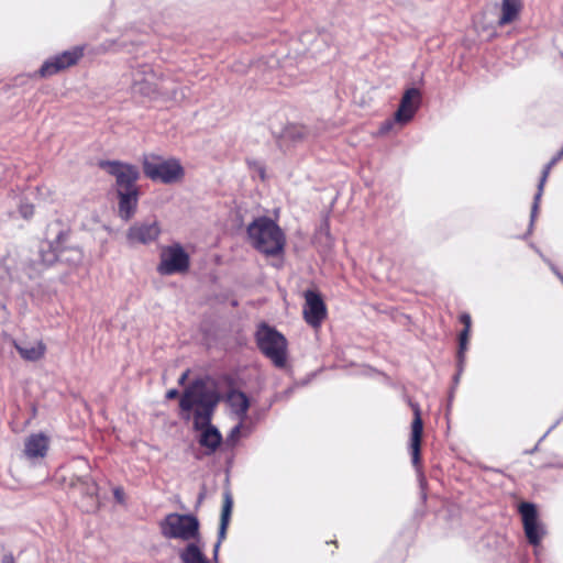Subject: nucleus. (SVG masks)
<instances>
[{
  "mask_svg": "<svg viewBox=\"0 0 563 563\" xmlns=\"http://www.w3.org/2000/svg\"><path fill=\"white\" fill-rule=\"evenodd\" d=\"M303 297V319L310 327L318 329L327 317L325 303L320 294L314 290H306Z\"/></svg>",
  "mask_w": 563,
  "mask_h": 563,
  "instance_id": "11",
  "label": "nucleus"
},
{
  "mask_svg": "<svg viewBox=\"0 0 563 563\" xmlns=\"http://www.w3.org/2000/svg\"><path fill=\"white\" fill-rule=\"evenodd\" d=\"M41 261L45 266L53 265L58 261H63V252H58L53 247L52 243H43L40 250Z\"/></svg>",
  "mask_w": 563,
  "mask_h": 563,
  "instance_id": "24",
  "label": "nucleus"
},
{
  "mask_svg": "<svg viewBox=\"0 0 563 563\" xmlns=\"http://www.w3.org/2000/svg\"><path fill=\"white\" fill-rule=\"evenodd\" d=\"M1 563H15V562H14V558L12 554H5L2 558Z\"/></svg>",
  "mask_w": 563,
  "mask_h": 563,
  "instance_id": "33",
  "label": "nucleus"
},
{
  "mask_svg": "<svg viewBox=\"0 0 563 563\" xmlns=\"http://www.w3.org/2000/svg\"><path fill=\"white\" fill-rule=\"evenodd\" d=\"M80 483L82 484L85 493L88 496L93 497L97 495L98 486L90 476H84L82 478H80Z\"/></svg>",
  "mask_w": 563,
  "mask_h": 563,
  "instance_id": "26",
  "label": "nucleus"
},
{
  "mask_svg": "<svg viewBox=\"0 0 563 563\" xmlns=\"http://www.w3.org/2000/svg\"><path fill=\"white\" fill-rule=\"evenodd\" d=\"M413 409V420L411 423V437H410V452L412 457V464L417 465L420 461V445L423 431V423L421 419L420 407L415 404L411 405Z\"/></svg>",
  "mask_w": 563,
  "mask_h": 563,
  "instance_id": "15",
  "label": "nucleus"
},
{
  "mask_svg": "<svg viewBox=\"0 0 563 563\" xmlns=\"http://www.w3.org/2000/svg\"><path fill=\"white\" fill-rule=\"evenodd\" d=\"M198 542L199 541L189 542L179 552L181 563H209L208 558L203 553L202 547H200Z\"/></svg>",
  "mask_w": 563,
  "mask_h": 563,
  "instance_id": "20",
  "label": "nucleus"
},
{
  "mask_svg": "<svg viewBox=\"0 0 563 563\" xmlns=\"http://www.w3.org/2000/svg\"><path fill=\"white\" fill-rule=\"evenodd\" d=\"M521 0H503L501 1V15L498 20L500 26L514 22L521 11Z\"/></svg>",
  "mask_w": 563,
  "mask_h": 563,
  "instance_id": "22",
  "label": "nucleus"
},
{
  "mask_svg": "<svg viewBox=\"0 0 563 563\" xmlns=\"http://www.w3.org/2000/svg\"><path fill=\"white\" fill-rule=\"evenodd\" d=\"M161 227L156 220L135 222L126 231V241L130 245L150 244L158 239Z\"/></svg>",
  "mask_w": 563,
  "mask_h": 563,
  "instance_id": "12",
  "label": "nucleus"
},
{
  "mask_svg": "<svg viewBox=\"0 0 563 563\" xmlns=\"http://www.w3.org/2000/svg\"><path fill=\"white\" fill-rule=\"evenodd\" d=\"M82 55L84 49L79 46L74 47L73 49L64 51L63 53L46 59L38 69V74L41 77L53 76L75 65L82 57Z\"/></svg>",
  "mask_w": 563,
  "mask_h": 563,
  "instance_id": "10",
  "label": "nucleus"
},
{
  "mask_svg": "<svg viewBox=\"0 0 563 563\" xmlns=\"http://www.w3.org/2000/svg\"><path fill=\"white\" fill-rule=\"evenodd\" d=\"M143 172L152 181H159L162 184H174L185 176V170L179 159L174 157L165 159L156 154L144 155Z\"/></svg>",
  "mask_w": 563,
  "mask_h": 563,
  "instance_id": "5",
  "label": "nucleus"
},
{
  "mask_svg": "<svg viewBox=\"0 0 563 563\" xmlns=\"http://www.w3.org/2000/svg\"><path fill=\"white\" fill-rule=\"evenodd\" d=\"M556 424H558V422H556L555 424L551 426V428L548 430V432L545 433V435H547V434H548L552 429H554V427H555Z\"/></svg>",
  "mask_w": 563,
  "mask_h": 563,
  "instance_id": "37",
  "label": "nucleus"
},
{
  "mask_svg": "<svg viewBox=\"0 0 563 563\" xmlns=\"http://www.w3.org/2000/svg\"><path fill=\"white\" fill-rule=\"evenodd\" d=\"M460 321L464 324V329L459 335V351L457 358L460 364L465 361V352L467 350L468 334L471 330V317L467 313H463L460 317Z\"/></svg>",
  "mask_w": 563,
  "mask_h": 563,
  "instance_id": "23",
  "label": "nucleus"
},
{
  "mask_svg": "<svg viewBox=\"0 0 563 563\" xmlns=\"http://www.w3.org/2000/svg\"><path fill=\"white\" fill-rule=\"evenodd\" d=\"M188 374H189V371H186V372H184V373L180 375V377L178 378V384H179V385H184V384H185V382H186V380H187V378H188Z\"/></svg>",
  "mask_w": 563,
  "mask_h": 563,
  "instance_id": "34",
  "label": "nucleus"
},
{
  "mask_svg": "<svg viewBox=\"0 0 563 563\" xmlns=\"http://www.w3.org/2000/svg\"><path fill=\"white\" fill-rule=\"evenodd\" d=\"M549 265L552 269V272L560 278V280L563 283V275L562 273L552 264L549 262Z\"/></svg>",
  "mask_w": 563,
  "mask_h": 563,
  "instance_id": "32",
  "label": "nucleus"
},
{
  "mask_svg": "<svg viewBox=\"0 0 563 563\" xmlns=\"http://www.w3.org/2000/svg\"><path fill=\"white\" fill-rule=\"evenodd\" d=\"M190 257L181 244L174 243L164 246L161 253V261L157 265L158 274L169 276L178 273H185L189 269Z\"/></svg>",
  "mask_w": 563,
  "mask_h": 563,
  "instance_id": "7",
  "label": "nucleus"
},
{
  "mask_svg": "<svg viewBox=\"0 0 563 563\" xmlns=\"http://www.w3.org/2000/svg\"><path fill=\"white\" fill-rule=\"evenodd\" d=\"M463 364H464V362H463L462 364H460V362L457 361L459 373H457V374L455 375V377H454L455 383H457V382H459L460 374H461V372L463 371Z\"/></svg>",
  "mask_w": 563,
  "mask_h": 563,
  "instance_id": "36",
  "label": "nucleus"
},
{
  "mask_svg": "<svg viewBox=\"0 0 563 563\" xmlns=\"http://www.w3.org/2000/svg\"><path fill=\"white\" fill-rule=\"evenodd\" d=\"M395 123H397V121H395V117L393 119L385 120L378 129V134L386 135L393 130Z\"/></svg>",
  "mask_w": 563,
  "mask_h": 563,
  "instance_id": "28",
  "label": "nucleus"
},
{
  "mask_svg": "<svg viewBox=\"0 0 563 563\" xmlns=\"http://www.w3.org/2000/svg\"><path fill=\"white\" fill-rule=\"evenodd\" d=\"M113 496L118 503L122 504L124 501V492L121 487L113 489Z\"/></svg>",
  "mask_w": 563,
  "mask_h": 563,
  "instance_id": "30",
  "label": "nucleus"
},
{
  "mask_svg": "<svg viewBox=\"0 0 563 563\" xmlns=\"http://www.w3.org/2000/svg\"><path fill=\"white\" fill-rule=\"evenodd\" d=\"M306 134V129L300 125H289L285 129V136L294 142L302 140Z\"/></svg>",
  "mask_w": 563,
  "mask_h": 563,
  "instance_id": "25",
  "label": "nucleus"
},
{
  "mask_svg": "<svg viewBox=\"0 0 563 563\" xmlns=\"http://www.w3.org/2000/svg\"><path fill=\"white\" fill-rule=\"evenodd\" d=\"M19 212L22 218L27 220L34 214V206L27 201H21L19 205Z\"/></svg>",
  "mask_w": 563,
  "mask_h": 563,
  "instance_id": "27",
  "label": "nucleus"
},
{
  "mask_svg": "<svg viewBox=\"0 0 563 563\" xmlns=\"http://www.w3.org/2000/svg\"><path fill=\"white\" fill-rule=\"evenodd\" d=\"M218 402V394L200 380L187 387L179 400L183 419L189 420L192 411L194 429L200 431L198 443L206 450V455L213 454L222 442L221 432L211 423Z\"/></svg>",
  "mask_w": 563,
  "mask_h": 563,
  "instance_id": "1",
  "label": "nucleus"
},
{
  "mask_svg": "<svg viewBox=\"0 0 563 563\" xmlns=\"http://www.w3.org/2000/svg\"><path fill=\"white\" fill-rule=\"evenodd\" d=\"M562 467H563V465H562Z\"/></svg>",
  "mask_w": 563,
  "mask_h": 563,
  "instance_id": "38",
  "label": "nucleus"
},
{
  "mask_svg": "<svg viewBox=\"0 0 563 563\" xmlns=\"http://www.w3.org/2000/svg\"><path fill=\"white\" fill-rule=\"evenodd\" d=\"M179 395L178 390L173 388V389H169L167 393H166V398L167 399H174L176 398L177 396Z\"/></svg>",
  "mask_w": 563,
  "mask_h": 563,
  "instance_id": "31",
  "label": "nucleus"
},
{
  "mask_svg": "<svg viewBox=\"0 0 563 563\" xmlns=\"http://www.w3.org/2000/svg\"><path fill=\"white\" fill-rule=\"evenodd\" d=\"M158 527L166 539L200 541L199 520L194 515L170 512L159 521Z\"/></svg>",
  "mask_w": 563,
  "mask_h": 563,
  "instance_id": "4",
  "label": "nucleus"
},
{
  "mask_svg": "<svg viewBox=\"0 0 563 563\" xmlns=\"http://www.w3.org/2000/svg\"><path fill=\"white\" fill-rule=\"evenodd\" d=\"M242 424H243V421L240 420V422L231 430L230 434L227 438L228 442L234 443L238 440Z\"/></svg>",
  "mask_w": 563,
  "mask_h": 563,
  "instance_id": "29",
  "label": "nucleus"
},
{
  "mask_svg": "<svg viewBox=\"0 0 563 563\" xmlns=\"http://www.w3.org/2000/svg\"><path fill=\"white\" fill-rule=\"evenodd\" d=\"M563 158V147L556 153L555 156L552 157V161L554 163H558L559 161H561Z\"/></svg>",
  "mask_w": 563,
  "mask_h": 563,
  "instance_id": "35",
  "label": "nucleus"
},
{
  "mask_svg": "<svg viewBox=\"0 0 563 563\" xmlns=\"http://www.w3.org/2000/svg\"><path fill=\"white\" fill-rule=\"evenodd\" d=\"M228 401L234 415L239 420L244 421L247 416L250 400L245 393L233 390L228 396Z\"/></svg>",
  "mask_w": 563,
  "mask_h": 563,
  "instance_id": "19",
  "label": "nucleus"
},
{
  "mask_svg": "<svg viewBox=\"0 0 563 563\" xmlns=\"http://www.w3.org/2000/svg\"><path fill=\"white\" fill-rule=\"evenodd\" d=\"M522 517L523 530L530 544L537 547L547 533L545 527L538 520L537 508L531 503H522L519 506Z\"/></svg>",
  "mask_w": 563,
  "mask_h": 563,
  "instance_id": "9",
  "label": "nucleus"
},
{
  "mask_svg": "<svg viewBox=\"0 0 563 563\" xmlns=\"http://www.w3.org/2000/svg\"><path fill=\"white\" fill-rule=\"evenodd\" d=\"M421 102V93L417 88L407 89L400 100L399 107L395 112V121L399 124H406L412 120Z\"/></svg>",
  "mask_w": 563,
  "mask_h": 563,
  "instance_id": "14",
  "label": "nucleus"
},
{
  "mask_svg": "<svg viewBox=\"0 0 563 563\" xmlns=\"http://www.w3.org/2000/svg\"><path fill=\"white\" fill-rule=\"evenodd\" d=\"M20 356L27 362L40 361L46 353V345L43 341L13 342Z\"/></svg>",
  "mask_w": 563,
  "mask_h": 563,
  "instance_id": "18",
  "label": "nucleus"
},
{
  "mask_svg": "<svg viewBox=\"0 0 563 563\" xmlns=\"http://www.w3.org/2000/svg\"><path fill=\"white\" fill-rule=\"evenodd\" d=\"M556 163H554L552 159L544 166L543 170H542V175H541V178H540V181H539V185H538V190H537V194L534 195V199H533V203H532V207H531V214H530V224H529V232H531L532 228H533V224H534V221H536V218H537V214H538V211H539V206H540V200H541V197L543 195V188H544V184L548 179V176H549V173L551 170V168L555 165Z\"/></svg>",
  "mask_w": 563,
  "mask_h": 563,
  "instance_id": "21",
  "label": "nucleus"
},
{
  "mask_svg": "<svg viewBox=\"0 0 563 563\" xmlns=\"http://www.w3.org/2000/svg\"><path fill=\"white\" fill-rule=\"evenodd\" d=\"M49 440L43 433H33L26 440L24 444V453L27 459H43L47 454Z\"/></svg>",
  "mask_w": 563,
  "mask_h": 563,
  "instance_id": "16",
  "label": "nucleus"
},
{
  "mask_svg": "<svg viewBox=\"0 0 563 563\" xmlns=\"http://www.w3.org/2000/svg\"><path fill=\"white\" fill-rule=\"evenodd\" d=\"M117 201V216L124 222H129L137 212L141 191L140 189L111 191Z\"/></svg>",
  "mask_w": 563,
  "mask_h": 563,
  "instance_id": "13",
  "label": "nucleus"
},
{
  "mask_svg": "<svg viewBox=\"0 0 563 563\" xmlns=\"http://www.w3.org/2000/svg\"><path fill=\"white\" fill-rule=\"evenodd\" d=\"M232 507H233L232 497H231L230 493L227 492L224 494V500H223V506H222V511H221V520H220V527H219V532H218V541L213 548V560L216 562L218 561V553H219L220 545H221L222 541L225 539L227 529H228L231 512H232Z\"/></svg>",
  "mask_w": 563,
  "mask_h": 563,
  "instance_id": "17",
  "label": "nucleus"
},
{
  "mask_svg": "<svg viewBox=\"0 0 563 563\" xmlns=\"http://www.w3.org/2000/svg\"><path fill=\"white\" fill-rule=\"evenodd\" d=\"M99 167L114 178L111 191L140 189V169L122 161H100Z\"/></svg>",
  "mask_w": 563,
  "mask_h": 563,
  "instance_id": "6",
  "label": "nucleus"
},
{
  "mask_svg": "<svg viewBox=\"0 0 563 563\" xmlns=\"http://www.w3.org/2000/svg\"><path fill=\"white\" fill-rule=\"evenodd\" d=\"M255 339L262 354L267 357L275 367L284 368L286 366L288 342L280 332L263 323L258 327Z\"/></svg>",
  "mask_w": 563,
  "mask_h": 563,
  "instance_id": "3",
  "label": "nucleus"
},
{
  "mask_svg": "<svg viewBox=\"0 0 563 563\" xmlns=\"http://www.w3.org/2000/svg\"><path fill=\"white\" fill-rule=\"evenodd\" d=\"M158 75L148 64H143L132 70L131 89L134 93L152 97L157 92Z\"/></svg>",
  "mask_w": 563,
  "mask_h": 563,
  "instance_id": "8",
  "label": "nucleus"
},
{
  "mask_svg": "<svg viewBox=\"0 0 563 563\" xmlns=\"http://www.w3.org/2000/svg\"><path fill=\"white\" fill-rule=\"evenodd\" d=\"M247 235L254 249L267 256H277L284 252L285 234L268 217H260L251 222Z\"/></svg>",
  "mask_w": 563,
  "mask_h": 563,
  "instance_id": "2",
  "label": "nucleus"
}]
</instances>
